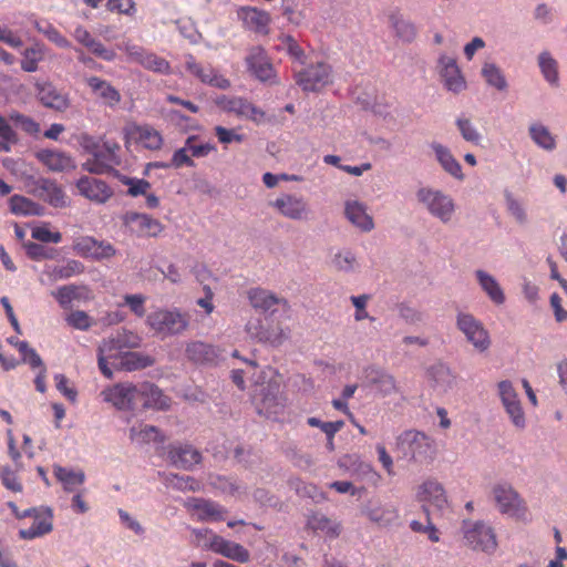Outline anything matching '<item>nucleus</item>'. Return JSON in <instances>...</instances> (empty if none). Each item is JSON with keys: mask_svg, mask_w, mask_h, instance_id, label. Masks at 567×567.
I'll list each match as a JSON object with an SVG mask.
<instances>
[{"mask_svg": "<svg viewBox=\"0 0 567 567\" xmlns=\"http://www.w3.org/2000/svg\"><path fill=\"white\" fill-rule=\"evenodd\" d=\"M86 84L91 89L92 93L101 99L104 104L113 107L120 103V92L107 81L97 76H90L86 79Z\"/></svg>", "mask_w": 567, "mask_h": 567, "instance_id": "c85d7f7f", "label": "nucleus"}, {"mask_svg": "<svg viewBox=\"0 0 567 567\" xmlns=\"http://www.w3.org/2000/svg\"><path fill=\"white\" fill-rule=\"evenodd\" d=\"M171 484L181 491L196 492L200 489V483L192 476L172 475Z\"/></svg>", "mask_w": 567, "mask_h": 567, "instance_id": "774afa93", "label": "nucleus"}, {"mask_svg": "<svg viewBox=\"0 0 567 567\" xmlns=\"http://www.w3.org/2000/svg\"><path fill=\"white\" fill-rule=\"evenodd\" d=\"M417 198L433 216L440 218L443 223L451 220L455 205L450 196L440 190L422 188L417 193Z\"/></svg>", "mask_w": 567, "mask_h": 567, "instance_id": "9d476101", "label": "nucleus"}, {"mask_svg": "<svg viewBox=\"0 0 567 567\" xmlns=\"http://www.w3.org/2000/svg\"><path fill=\"white\" fill-rule=\"evenodd\" d=\"M0 480L4 487L12 492H21L22 484L20 483L16 472L8 465L0 466Z\"/></svg>", "mask_w": 567, "mask_h": 567, "instance_id": "bf43d9fd", "label": "nucleus"}, {"mask_svg": "<svg viewBox=\"0 0 567 567\" xmlns=\"http://www.w3.org/2000/svg\"><path fill=\"white\" fill-rule=\"evenodd\" d=\"M121 346L120 339H110L104 341L102 346L99 348V368L101 372L109 379L112 378V370L107 365L109 359L115 358L112 354V351Z\"/></svg>", "mask_w": 567, "mask_h": 567, "instance_id": "de8ad7c7", "label": "nucleus"}, {"mask_svg": "<svg viewBox=\"0 0 567 567\" xmlns=\"http://www.w3.org/2000/svg\"><path fill=\"white\" fill-rule=\"evenodd\" d=\"M245 62L247 70L259 81L268 82L276 78L275 68L264 48L249 49Z\"/></svg>", "mask_w": 567, "mask_h": 567, "instance_id": "2eb2a0df", "label": "nucleus"}, {"mask_svg": "<svg viewBox=\"0 0 567 567\" xmlns=\"http://www.w3.org/2000/svg\"><path fill=\"white\" fill-rule=\"evenodd\" d=\"M440 74L446 90L453 93H460L466 89V81L454 59L442 56L440 59Z\"/></svg>", "mask_w": 567, "mask_h": 567, "instance_id": "5701e85b", "label": "nucleus"}, {"mask_svg": "<svg viewBox=\"0 0 567 567\" xmlns=\"http://www.w3.org/2000/svg\"><path fill=\"white\" fill-rule=\"evenodd\" d=\"M477 280L482 287V289L486 292L489 299L496 305H503L505 302V295L503 289L495 280L494 277L486 274L483 270L476 271Z\"/></svg>", "mask_w": 567, "mask_h": 567, "instance_id": "58836bf2", "label": "nucleus"}, {"mask_svg": "<svg viewBox=\"0 0 567 567\" xmlns=\"http://www.w3.org/2000/svg\"><path fill=\"white\" fill-rule=\"evenodd\" d=\"M248 100L241 96L220 95L215 100V104L226 113H234L243 117L247 109Z\"/></svg>", "mask_w": 567, "mask_h": 567, "instance_id": "37998d69", "label": "nucleus"}, {"mask_svg": "<svg viewBox=\"0 0 567 567\" xmlns=\"http://www.w3.org/2000/svg\"><path fill=\"white\" fill-rule=\"evenodd\" d=\"M307 527L315 534L321 535L328 539H334L340 536L342 525L340 522L327 517L322 513H313L308 517Z\"/></svg>", "mask_w": 567, "mask_h": 567, "instance_id": "bb28decb", "label": "nucleus"}, {"mask_svg": "<svg viewBox=\"0 0 567 567\" xmlns=\"http://www.w3.org/2000/svg\"><path fill=\"white\" fill-rule=\"evenodd\" d=\"M281 377L275 375L267 384H261L258 393L254 396L259 414L270 416L279 413L284 408L281 394Z\"/></svg>", "mask_w": 567, "mask_h": 567, "instance_id": "0eeeda50", "label": "nucleus"}, {"mask_svg": "<svg viewBox=\"0 0 567 567\" xmlns=\"http://www.w3.org/2000/svg\"><path fill=\"white\" fill-rule=\"evenodd\" d=\"M31 517L34 518L32 525L19 530L20 538L31 540L52 532L53 514L50 508L37 509Z\"/></svg>", "mask_w": 567, "mask_h": 567, "instance_id": "b1692460", "label": "nucleus"}, {"mask_svg": "<svg viewBox=\"0 0 567 567\" xmlns=\"http://www.w3.org/2000/svg\"><path fill=\"white\" fill-rule=\"evenodd\" d=\"M197 140V136H188L186 138L185 145L188 148L190 155L193 157H205L209 155L212 152L216 151V147L213 144L205 143V144H195Z\"/></svg>", "mask_w": 567, "mask_h": 567, "instance_id": "e2e57ef3", "label": "nucleus"}, {"mask_svg": "<svg viewBox=\"0 0 567 567\" xmlns=\"http://www.w3.org/2000/svg\"><path fill=\"white\" fill-rule=\"evenodd\" d=\"M33 24L40 33L59 48H71V42L50 22L34 20Z\"/></svg>", "mask_w": 567, "mask_h": 567, "instance_id": "c03bdc74", "label": "nucleus"}, {"mask_svg": "<svg viewBox=\"0 0 567 567\" xmlns=\"http://www.w3.org/2000/svg\"><path fill=\"white\" fill-rule=\"evenodd\" d=\"M168 462L177 468L189 471L200 463L202 454L187 443H174L165 447Z\"/></svg>", "mask_w": 567, "mask_h": 567, "instance_id": "dca6fc26", "label": "nucleus"}, {"mask_svg": "<svg viewBox=\"0 0 567 567\" xmlns=\"http://www.w3.org/2000/svg\"><path fill=\"white\" fill-rule=\"evenodd\" d=\"M54 475L58 481L63 484L64 489L68 492H73L85 481V475L82 471L75 472L63 466H54Z\"/></svg>", "mask_w": 567, "mask_h": 567, "instance_id": "a19ab883", "label": "nucleus"}, {"mask_svg": "<svg viewBox=\"0 0 567 567\" xmlns=\"http://www.w3.org/2000/svg\"><path fill=\"white\" fill-rule=\"evenodd\" d=\"M141 65L147 70L163 74L168 73L171 69V65L167 60L152 52H146L145 56L141 62Z\"/></svg>", "mask_w": 567, "mask_h": 567, "instance_id": "5fc2aeb1", "label": "nucleus"}, {"mask_svg": "<svg viewBox=\"0 0 567 567\" xmlns=\"http://www.w3.org/2000/svg\"><path fill=\"white\" fill-rule=\"evenodd\" d=\"M74 39L90 50L93 54L105 61H112L115 58V52L105 48L100 41L95 40L92 34L82 25L75 28L73 32Z\"/></svg>", "mask_w": 567, "mask_h": 567, "instance_id": "cd10ccee", "label": "nucleus"}, {"mask_svg": "<svg viewBox=\"0 0 567 567\" xmlns=\"http://www.w3.org/2000/svg\"><path fill=\"white\" fill-rule=\"evenodd\" d=\"M493 497L502 514L519 520L528 519V508L525 501L509 484H497L493 487Z\"/></svg>", "mask_w": 567, "mask_h": 567, "instance_id": "20e7f679", "label": "nucleus"}, {"mask_svg": "<svg viewBox=\"0 0 567 567\" xmlns=\"http://www.w3.org/2000/svg\"><path fill=\"white\" fill-rule=\"evenodd\" d=\"M37 95L45 107L63 112L70 106L68 95L59 91L52 83L37 84Z\"/></svg>", "mask_w": 567, "mask_h": 567, "instance_id": "393cba45", "label": "nucleus"}, {"mask_svg": "<svg viewBox=\"0 0 567 567\" xmlns=\"http://www.w3.org/2000/svg\"><path fill=\"white\" fill-rule=\"evenodd\" d=\"M38 158L50 171L53 172H63L74 168V162L72 157L64 152L42 150L38 153Z\"/></svg>", "mask_w": 567, "mask_h": 567, "instance_id": "2f4dec72", "label": "nucleus"}, {"mask_svg": "<svg viewBox=\"0 0 567 567\" xmlns=\"http://www.w3.org/2000/svg\"><path fill=\"white\" fill-rule=\"evenodd\" d=\"M332 266L339 271L350 272L357 267V258L350 250H343L334 255Z\"/></svg>", "mask_w": 567, "mask_h": 567, "instance_id": "603ef678", "label": "nucleus"}, {"mask_svg": "<svg viewBox=\"0 0 567 567\" xmlns=\"http://www.w3.org/2000/svg\"><path fill=\"white\" fill-rule=\"evenodd\" d=\"M130 439L136 444H147L151 442H164L165 436L161 433L159 429L150 424H138L132 426L130 430Z\"/></svg>", "mask_w": 567, "mask_h": 567, "instance_id": "c9c22d12", "label": "nucleus"}, {"mask_svg": "<svg viewBox=\"0 0 567 567\" xmlns=\"http://www.w3.org/2000/svg\"><path fill=\"white\" fill-rule=\"evenodd\" d=\"M457 328L465 334L467 341L471 342L476 350L483 352L488 349L491 344L488 332L472 315L460 313L457 316Z\"/></svg>", "mask_w": 567, "mask_h": 567, "instance_id": "4468645a", "label": "nucleus"}, {"mask_svg": "<svg viewBox=\"0 0 567 567\" xmlns=\"http://www.w3.org/2000/svg\"><path fill=\"white\" fill-rule=\"evenodd\" d=\"M247 298L250 306L259 312L266 313L268 311H275V307L280 306L285 310H289V302L285 298L278 297L272 291L261 288L254 287L247 290Z\"/></svg>", "mask_w": 567, "mask_h": 567, "instance_id": "f3484780", "label": "nucleus"}, {"mask_svg": "<svg viewBox=\"0 0 567 567\" xmlns=\"http://www.w3.org/2000/svg\"><path fill=\"white\" fill-rule=\"evenodd\" d=\"M363 514L373 523L380 526H389L398 519V509L392 505H380L369 502Z\"/></svg>", "mask_w": 567, "mask_h": 567, "instance_id": "7c9ffc66", "label": "nucleus"}, {"mask_svg": "<svg viewBox=\"0 0 567 567\" xmlns=\"http://www.w3.org/2000/svg\"><path fill=\"white\" fill-rule=\"evenodd\" d=\"M84 271V266L81 261L70 259L63 266L47 267L45 274L52 281L69 279L73 276L80 275Z\"/></svg>", "mask_w": 567, "mask_h": 567, "instance_id": "ea45409f", "label": "nucleus"}, {"mask_svg": "<svg viewBox=\"0 0 567 567\" xmlns=\"http://www.w3.org/2000/svg\"><path fill=\"white\" fill-rule=\"evenodd\" d=\"M432 148L444 171L457 179H463L462 167L450 150L439 143H434Z\"/></svg>", "mask_w": 567, "mask_h": 567, "instance_id": "4c0bfd02", "label": "nucleus"}, {"mask_svg": "<svg viewBox=\"0 0 567 567\" xmlns=\"http://www.w3.org/2000/svg\"><path fill=\"white\" fill-rule=\"evenodd\" d=\"M10 210L14 215H40L41 208L38 204L21 195H13L10 200Z\"/></svg>", "mask_w": 567, "mask_h": 567, "instance_id": "49530a36", "label": "nucleus"}, {"mask_svg": "<svg viewBox=\"0 0 567 567\" xmlns=\"http://www.w3.org/2000/svg\"><path fill=\"white\" fill-rule=\"evenodd\" d=\"M463 537L465 545L476 551L492 555L497 549V538L494 528L485 522H464Z\"/></svg>", "mask_w": 567, "mask_h": 567, "instance_id": "7ed1b4c3", "label": "nucleus"}, {"mask_svg": "<svg viewBox=\"0 0 567 567\" xmlns=\"http://www.w3.org/2000/svg\"><path fill=\"white\" fill-rule=\"evenodd\" d=\"M214 133L218 140V142L223 145H228L230 143H243L245 141V135L236 133L233 128H227L221 125H217L214 127Z\"/></svg>", "mask_w": 567, "mask_h": 567, "instance_id": "052dcab7", "label": "nucleus"}, {"mask_svg": "<svg viewBox=\"0 0 567 567\" xmlns=\"http://www.w3.org/2000/svg\"><path fill=\"white\" fill-rule=\"evenodd\" d=\"M84 138L91 143L85 145L91 156L82 164L84 171L103 175L112 173L114 167L120 165V145L117 143L105 142L103 145H99L91 137Z\"/></svg>", "mask_w": 567, "mask_h": 567, "instance_id": "f257e3e1", "label": "nucleus"}, {"mask_svg": "<svg viewBox=\"0 0 567 567\" xmlns=\"http://www.w3.org/2000/svg\"><path fill=\"white\" fill-rule=\"evenodd\" d=\"M399 444L404 454L410 455L415 461L427 458L433 452V441L419 431L404 432L399 439Z\"/></svg>", "mask_w": 567, "mask_h": 567, "instance_id": "f8f14e48", "label": "nucleus"}, {"mask_svg": "<svg viewBox=\"0 0 567 567\" xmlns=\"http://www.w3.org/2000/svg\"><path fill=\"white\" fill-rule=\"evenodd\" d=\"M271 205L282 216L289 219H303L307 217L309 213L307 202L302 197H297L290 194L281 195L280 197L276 198V200H274Z\"/></svg>", "mask_w": 567, "mask_h": 567, "instance_id": "412c9836", "label": "nucleus"}, {"mask_svg": "<svg viewBox=\"0 0 567 567\" xmlns=\"http://www.w3.org/2000/svg\"><path fill=\"white\" fill-rule=\"evenodd\" d=\"M101 395L103 400L111 403L121 411H134L137 409L138 384L121 382L105 388Z\"/></svg>", "mask_w": 567, "mask_h": 567, "instance_id": "6e6552de", "label": "nucleus"}, {"mask_svg": "<svg viewBox=\"0 0 567 567\" xmlns=\"http://www.w3.org/2000/svg\"><path fill=\"white\" fill-rule=\"evenodd\" d=\"M187 507L195 512L197 519L200 522H219L225 518V514L227 513V511L216 502L204 498L189 499Z\"/></svg>", "mask_w": 567, "mask_h": 567, "instance_id": "a878e982", "label": "nucleus"}, {"mask_svg": "<svg viewBox=\"0 0 567 567\" xmlns=\"http://www.w3.org/2000/svg\"><path fill=\"white\" fill-rule=\"evenodd\" d=\"M89 292L86 287H79L76 285H65L52 291L51 295L55 298L62 308H68L73 300L85 298L81 291Z\"/></svg>", "mask_w": 567, "mask_h": 567, "instance_id": "79ce46f5", "label": "nucleus"}, {"mask_svg": "<svg viewBox=\"0 0 567 567\" xmlns=\"http://www.w3.org/2000/svg\"><path fill=\"white\" fill-rule=\"evenodd\" d=\"M153 363V359H151L148 355H144L137 352H125L120 358L118 367L125 371H136L151 367Z\"/></svg>", "mask_w": 567, "mask_h": 567, "instance_id": "a18cd8bd", "label": "nucleus"}, {"mask_svg": "<svg viewBox=\"0 0 567 567\" xmlns=\"http://www.w3.org/2000/svg\"><path fill=\"white\" fill-rule=\"evenodd\" d=\"M196 535L197 537L209 536L206 548L218 555H221L239 564H246L250 559V553L247 548L238 543L228 540L215 534L212 529H200L196 532Z\"/></svg>", "mask_w": 567, "mask_h": 567, "instance_id": "423d86ee", "label": "nucleus"}, {"mask_svg": "<svg viewBox=\"0 0 567 567\" xmlns=\"http://www.w3.org/2000/svg\"><path fill=\"white\" fill-rule=\"evenodd\" d=\"M79 193L96 204H105L112 196L113 189L102 179L82 176L76 182Z\"/></svg>", "mask_w": 567, "mask_h": 567, "instance_id": "6ab92c4d", "label": "nucleus"}, {"mask_svg": "<svg viewBox=\"0 0 567 567\" xmlns=\"http://www.w3.org/2000/svg\"><path fill=\"white\" fill-rule=\"evenodd\" d=\"M186 355L196 363L213 362L218 357V350L212 344L194 341L187 346Z\"/></svg>", "mask_w": 567, "mask_h": 567, "instance_id": "f704fd0d", "label": "nucleus"}, {"mask_svg": "<svg viewBox=\"0 0 567 567\" xmlns=\"http://www.w3.org/2000/svg\"><path fill=\"white\" fill-rule=\"evenodd\" d=\"M150 328L163 338L184 332L189 324V316L178 309H158L146 319Z\"/></svg>", "mask_w": 567, "mask_h": 567, "instance_id": "f03ea898", "label": "nucleus"}, {"mask_svg": "<svg viewBox=\"0 0 567 567\" xmlns=\"http://www.w3.org/2000/svg\"><path fill=\"white\" fill-rule=\"evenodd\" d=\"M532 140L545 150H554L556 146L555 137L550 134L547 127L542 124H533L529 127Z\"/></svg>", "mask_w": 567, "mask_h": 567, "instance_id": "09e8293b", "label": "nucleus"}, {"mask_svg": "<svg viewBox=\"0 0 567 567\" xmlns=\"http://www.w3.org/2000/svg\"><path fill=\"white\" fill-rule=\"evenodd\" d=\"M389 23L398 40L411 43L417 35L416 27L412 21L404 18L400 12H392L389 16Z\"/></svg>", "mask_w": 567, "mask_h": 567, "instance_id": "c756f323", "label": "nucleus"}, {"mask_svg": "<svg viewBox=\"0 0 567 567\" xmlns=\"http://www.w3.org/2000/svg\"><path fill=\"white\" fill-rule=\"evenodd\" d=\"M482 74L485 79V81L497 89L498 91H505L507 89V82L506 79L501 71L499 68H497L493 63H485L482 69Z\"/></svg>", "mask_w": 567, "mask_h": 567, "instance_id": "8fccbe9b", "label": "nucleus"}, {"mask_svg": "<svg viewBox=\"0 0 567 567\" xmlns=\"http://www.w3.org/2000/svg\"><path fill=\"white\" fill-rule=\"evenodd\" d=\"M346 216L353 225L364 231H370L374 226L372 217L367 213L365 207L358 202L347 203Z\"/></svg>", "mask_w": 567, "mask_h": 567, "instance_id": "e433bc0d", "label": "nucleus"}, {"mask_svg": "<svg viewBox=\"0 0 567 567\" xmlns=\"http://www.w3.org/2000/svg\"><path fill=\"white\" fill-rule=\"evenodd\" d=\"M498 391L503 402V405L508 413L512 422L517 427L525 426V415L518 400L517 393L515 392L509 381H501L498 383Z\"/></svg>", "mask_w": 567, "mask_h": 567, "instance_id": "aec40b11", "label": "nucleus"}, {"mask_svg": "<svg viewBox=\"0 0 567 567\" xmlns=\"http://www.w3.org/2000/svg\"><path fill=\"white\" fill-rule=\"evenodd\" d=\"M121 182L128 186L127 195L132 197H137L140 195H146V193L151 189V183L143 178H132L127 176H123Z\"/></svg>", "mask_w": 567, "mask_h": 567, "instance_id": "13d9d810", "label": "nucleus"}, {"mask_svg": "<svg viewBox=\"0 0 567 567\" xmlns=\"http://www.w3.org/2000/svg\"><path fill=\"white\" fill-rule=\"evenodd\" d=\"M239 16L244 24L258 33H267L268 24L270 22L269 14L256 8H243Z\"/></svg>", "mask_w": 567, "mask_h": 567, "instance_id": "72a5a7b5", "label": "nucleus"}, {"mask_svg": "<svg viewBox=\"0 0 567 567\" xmlns=\"http://www.w3.org/2000/svg\"><path fill=\"white\" fill-rule=\"evenodd\" d=\"M247 333L259 342L271 346H280L289 336V329H284L279 323L262 324L260 319L250 320L246 323Z\"/></svg>", "mask_w": 567, "mask_h": 567, "instance_id": "ddd939ff", "label": "nucleus"}, {"mask_svg": "<svg viewBox=\"0 0 567 567\" xmlns=\"http://www.w3.org/2000/svg\"><path fill=\"white\" fill-rule=\"evenodd\" d=\"M19 352L22 357V361L28 363L32 369L45 368L41 357L33 348H30L29 343H19Z\"/></svg>", "mask_w": 567, "mask_h": 567, "instance_id": "680f3d73", "label": "nucleus"}, {"mask_svg": "<svg viewBox=\"0 0 567 567\" xmlns=\"http://www.w3.org/2000/svg\"><path fill=\"white\" fill-rule=\"evenodd\" d=\"M10 120L19 125L25 133L37 135L40 132V125L31 117L20 113H12Z\"/></svg>", "mask_w": 567, "mask_h": 567, "instance_id": "69168bd1", "label": "nucleus"}, {"mask_svg": "<svg viewBox=\"0 0 567 567\" xmlns=\"http://www.w3.org/2000/svg\"><path fill=\"white\" fill-rule=\"evenodd\" d=\"M420 501L434 505L437 508H443L446 503L445 491L437 481H425L417 493Z\"/></svg>", "mask_w": 567, "mask_h": 567, "instance_id": "473e14b6", "label": "nucleus"}, {"mask_svg": "<svg viewBox=\"0 0 567 567\" xmlns=\"http://www.w3.org/2000/svg\"><path fill=\"white\" fill-rule=\"evenodd\" d=\"M169 399L154 384L144 382L138 384L137 409L167 410Z\"/></svg>", "mask_w": 567, "mask_h": 567, "instance_id": "4be33fe9", "label": "nucleus"}, {"mask_svg": "<svg viewBox=\"0 0 567 567\" xmlns=\"http://www.w3.org/2000/svg\"><path fill=\"white\" fill-rule=\"evenodd\" d=\"M123 136L126 146L134 144L148 151H158L164 143L162 133L150 124L127 123Z\"/></svg>", "mask_w": 567, "mask_h": 567, "instance_id": "39448f33", "label": "nucleus"}, {"mask_svg": "<svg viewBox=\"0 0 567 567\" xmlns=\"http://www.w3.org/2000/svg\"><path fill=\"white\" fill-rule=\"evenodd\" d=\"M27 256L35 261L43 259H53L56 250L53 248H47L40 244L28 241L24 244Z\"/></svg>", "mask_w": 567, "mask_h": 567, "instance_id": "3c124183", "label": "nucleus"}, {"mask_svg": "<svg viewBox=\"0 0 567 567\" xmlns=\"http://www.w3.org/2000/svg\"><path fill=\"white\" fill-rule=\"evenodd\" d=\"M69 326L76 330L86 331L92 324V318L83 310H75L69 313L65 318Z\"/></svg>", "mask_w": 567, "mask_h": 567, "instance_id": "4d7b16f0", "label": "nucleus"}, {"mask_svg": "<svg viewBox=\"0 0 567 567\" xmlns=\"http://www.w3.org/2000/svg\"><path fill=\"white\" fill-rule=\"evenodd\" d=\"M539 68L549 83L555 84L557 82V63L547 52L539 55Z\"/></svg>", "mask_w": 567, "mask_h": 567, "instance_id": "6e6d98bb", "label": "nucleus"}, {"mask_svg": "<svg viewBox=\"0 0 567 567\" xmlns=\"http://www.w3.org/2000/svg\"><path fill=\"white\" fill-rule=\"evenodd\" d=\"M456 125L465 141L474 144L480 142L481 135L470 120L460 117L456 121Z\"/></svg>", "mask_w": 567, "mask_h": 567, "instance_id": "0e129e2a", "label": "nucleus"}, {"mask_svg": "<svg viewBox=\"0 0 567 567\" xmlns=\"http://www.w3.org/2000/svg\"><path fill=\"white\" fill-rule=\"evenodd\" d=\"M123 224L137 237H157L164 230V225L158 219L136 212H127L123 216Z\"/></svg>", "mask_w": 567, "mask_h": 567, "instance_id": "9b49d317", "label": "nucleus"}, {"mask_svg": "<svg viewBox=\"0 0 567 567\" xmlns=\"http://www.w3.org/2000/svg\"><path fill=\"white\" fill-rule=\"evenodd\" d=\"M295 78L303 91L316 92L332 83V70L328 63L318 62L296 72Z\"/></svg>", "mask_w": 567, "mask_h": 567, "instance_id": "1a4fd4ad", "label": "nucleus"}, {"mask_svg": "<svg viewBox=\"0 0 567 567\" xmlns=\"http://www.w3.org/2000/svg\"><path fill=\"white\" fill-rule=\"evenodd\" d=\"M429 375L434 382L435 386L444 388L450 384L451 373L443 364H437L429 370Z\"/></svg>", "mask_w": 567, "mask_h": 567, "instance_id": "338daca9", "label": "nucleus"}, {"mask_svg": "<svg viewBox=\"0 0 567 567\" xmlns=\"http://www.w3.org/2000/svg\"><path fill=\"white\" fill-rule=\"evenodd\" d=\"M185 68L192 75L205 84L221 90H226L230 86V81L228 79L219 74L218 71L210 65H203L202 63H198L192 54L186 56Z\"/></svg>", "mask_w": 567, "mask_h": 567, "instance_id": "a211bd4d", "label": "nucleus"}, {"mask_svg": "<svg viewBox=\"0 0 567 567\" xmlns=\"http://www.w3.org/2000/svg\"><path fill=\"white\" fill-rule=\"evenodd\" d=\"M43 59V51L41 48H28L23 52L21 61V69L25 72H34L38 70V63Z\"/></svg>", "mask_w": 567, "mask_h": 567, "instance_id": "864d4df0", "label": "nucleus"}]
</instances>
